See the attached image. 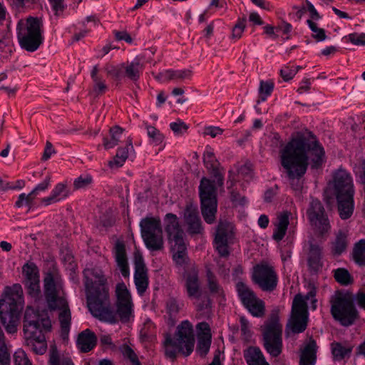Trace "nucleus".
<instances>
[{
    "label": "nucleus",
    "instance_id": "obj_1",
    "mask_svg": "<svg viewBox=\"0 0 365 365\" xmlns=\"http://www.w3.org/2000/svg\"><path fill=\"white\" fill-rule=\"evenodd\" d=\"M324 156V148L316 136L307 130L297 133L280 150L281 165L292 182L299 180L306 173L309 158L312 167L317 168L322 164ZM291 184L294 190L301 187L299 184L295 187Z\"/></svg>",
    "mask_w": 365,
    "mask_h": 365
},
{
    "label": "nucleus",
    "instance_id": "obj_2",
    "mask_svg": "<svg viewBox=\"0 0 365 365\" xmlns=\"http://www.w3.org/2000/svg\"><path fill=\"white\" fill-rule=\"evenodd\" d=\"M88 307L92 315L110 324L117 322L116 314L110 307L107 279L99 268L83 271Z\"/></svg>",
    "mask_w": 365,
    "mask_h": 365
},
{
    "label": "nucleus",
    "instance_id": "obj_3",
    "mask_svg": "<svg viewBox=\"0 0 365 365\" xmlns=\"http://www.w3.org/2000/svg\"><path fill=\"white\" fill-rule=\"evenodd\" d=\"M195 343L193 326L190 321L183 320L177 327L173 337L165 336L163 342L165 355L173 361L178 354L188 356L193 351Z\"/></svg>",
    "mask_w": 365,
    "mask_h": 365
},
{
    "label": "nucleus",
    "instance_id": "obj_4",
    "mask_svg": "<svg viewBox=\"0 0 365 365\" xmlns=\"http://www.w3.org/2000/svg\"><path fill=\"white\" fill-rule=\"evenodd\" d=\"M338 202L340 217L343 220L349 218L354 211V189L350 174L344 169H339L333 176L332 183Z\"/></svg>",
    "mask_w": 365,
    "mask_h": 365
},
{
    "label": "nucleus",
    "instance_id": "obj_5",
    "mask_svg": "<svg viewBox=\"0 0 365 365\" xmlns=\"http://www.w3.org/2000/svg\"><path fill=\"white\" fill-rule=\"evenodd\" d=\"M23 305V292L19 284H15L13 289L0 299V319L7 333L16 332Z\"/></svg>",
    "mask_w": 365,
    "mask_h": 365
},
{
    "label": "nucleus",
    "instance_id": "obj_6",
    "mask_svg": "<svg viewBox=\"0 0 365 365\" xmlns=\"http://www.w3.org/2000/svg\"><path fill=\"white\" fill-rule=\"evenodd\" d=\"M331 314L343 326H349L357 318V311L353 304L352 295L345 291H336L331 297Z\"/></svg>",
    "mask_w": 365,
    "mask_h": 365
},
{
    "label": "nucleus",
    "instance_id": "obj_7",
    "mask_svg": "<svg viewBox=\"0 0 365 365\" xmlns=\"http://www.w3.org/2000/svg\"><path fill=\"white\" fill-rule=\"evenodd\" d=\"M263 346L272 357H277L282 351V325L279 322L278 311L274 310L262 328Z\"/></svg>",
    "mask_w": 365,
    "mask_h": 365
},
{
    "label": "nucleus",
    "instance_id": "obj_8",
    "mask_svg": "<svg viewBox=\"0 0 365 365\" xmlns=\"http://www.w3.org/2000/svg\"><path fill=\"white\" fill-rule=\"evenodd\" d=\"M315 296V292L310 291L305 297L302 294H297L292 302V314L286 327V334H299L304 331L308 323V310L307 301L311 299L315 303L316 300L312 299Z\"/></svg>",
    "mask_w": 365,
    "mask_h": 365
},
{
    "label": "nucleus",
    "instance_id": "obj_9",
    "mask_svg": "<svg viewBox=\"0 0 365 365\" xmlns=\"http://www.w3.org/2000/svg\"><path fill=\"white\" fill-rule=\"evenodd\" d=\"M17 37L21 48L27 51H36L43 42L40 22L36 18L20 20L17 24Z\"/></svg>",
    "mask_w": 365,
    "mask_h": 365
},
{
    "label": "nucleus",
    "instance_id": "obj_10",
    "mask_svg": "<svg viewBox=\"0 0 365 365\" xmlns=\"http://www.w3.org/2000/svg\"><path fill=\"white\" fill-rule=\"evenodd\" d=\"M142 237L148 249L160 250L163 247L161 222L158 217L148 216L140 222Z\"/></svg>",
    "mask_w": 365,
    "mask_h": 365
},
{
    "label": "nucleus",
    "instance_id": "obj_11",
    "mask_svg": "<svg viewBox=\"0 0 365 365\" xmlns=\"http://www.w3.org/2000/svg\"><path fill=\"white\" fill-rule=\"evenodd\" d=\"M199 192L202 217L207 223L212 224L215 220L217 207L216 187L213 182L203 178L200 181Z\"/></svg>",
    "mask_w": 365,
    "mask_h": 365
},
{
    "label": "nucleus",
    "instance_id": "obj_12",
    "mask_svg": "<svg viewBox=\"0 0 365 365\" xmlns=\"http://www.w3.org/2000/svg\"><path fill=\"white\" fill-rule=\"evenodd\" d=\"M43 289L49 308H55L57 304L59 306L65 304L63 282L57 271L53 270L46 273L43 278Z\"/></svg>",
    "mask_w": 365,
    "mask_h": 365
},
{
    "label": "nucleus",
    "instance_id": "obj_13",
    "mask_svg": "<svg viewBox=\"0 0 365 365\" xmlns=\"http://www.w3.org/2000/svg\"><path fill=\"white\" fill-rule=\"evenodd\" d=\"M237 291L242 303L253 317H262L264 315V302L249 287L243 282H238Z\"/></svg>",
    "mask_w": 365,
    "mask_h": 365
},
{
    "label": "nucleus",
    "instance_id": "obj_14",
    "mask_svg": "<svg viewBox=\"0 0 365 365\" xmlns=\"http://www.w3.org/2000/svg\"><path fill=\"white\" fill-rule=\"evenodd\" d=\"M252 280L263 291L272 292L277 285L278 278L273 267L260 263L253 268Z\"/></svg>",
    "mask_w": 365,
    "mask_h": 365
},
{
    "label": "nucleus",
    "instance_id": "obj_15",
    "mask_svg": "<svg viewBox=\"0 0 365 365\" xmlns=\"http://www.w3.org/2000/svg\"><path fill=\"white\" fill-rule=\"evenodd\" d=\"M307 216L312 227L316 232L322 235L329 230V220L319 200H312L307 210Z\"/></svg>",
    "mask_w": 365,
    "mask_h": 365
},
{
    "label": "nucleus",
    "instance_id": "obj_16",
    "mask_svg": "<svg viewBox=\"0 0 365 365\" xmlns=\"http://www.w3.org/2000/svg\"><path fill=\"white\" fill-rule=\"evenodd\" d=\"M234 236V225L229 222H220L217 227L214 240L215 247L222 257L229 255L228 244Z\"/></svg>",
    "mask_w": 365,
    "mask_h": 365
},
{
    "label": "nucleus",
    "instance_id": "obj_17",
    "mask_svg": "<svg viewBox=\"0 0 365 365\" xmlns=\"http://www.w3.org/2000/svg\"><path fill=\"white\" fill-rule=\"evenodd\" d=\"M134 282L140 295H143L148 287L149 279L148 269L141 255H135V260Z\"/></svg>",
    "mask_w": 365,
    "mask_h": 365
},
{
    "label": "nucleus",
    "instance_id": "obj_18",
    "mask_svg": "<svg viewBox=\"0 0 365 365\" xmlns=\"http://www.w3.org/2000/svg\"><path fill=\"white\" fill-rule=\"evenodd\" d=\"M51 329V322L48 318L41 319V323L24 325V332L28 341H42L45 339L44 332Z\"/></svg>",
    "mask_w": 365,
    "mask_h": 365
},
{
    "label": "nucleus",
    "instance_id": "obj_19",
    "mask_svg": "<svg viewBox=\"0 0 365 365\" xmlns=\"http://www.w3.org/2000/svg\"><path fill=\"white\" fill-rule=\"evenodd\" d=\"M165 230L168 234L170 244L184 240V232L180 227L178 218L175 215L167 214L165 217Z\"/></svg>",
    "mask_w": 365,
    "mask_h": 365
},
{
    "label": "nucleus",
    "instance_id": "obj_20",
    "mask_svg": "<svg viewBox=\"0 0 365 365\" xmlns=\"http://www.w3.org/2000/svg\"><path fill=\"white\" fill-rule=\"evenodd\" d=\"M185 284L187 295L190 299L197 298L202 294L199 281L198 273L195 269H192L184 274Z\"/></svg>",
    "mask_w": 365,
    "mask_h": 365
},
{
    "label": "nucleus",
    "instance_id": "obj_21",
    "mask_svg": "<svg viewBox=\"0 0 365 365\" xmlns=\"http://www.w3.org/2000/svg\"><path fill=\"white\" fill-rule=\"evenodd\" d=\"M113 254L115 262L121 274L127 277L130 274L129 266L126 255L125 246L123 242L118 240L115 244Z\"/></svg>",
    "mask_w": 365,
    "mask_h": 365
},
{
    "label": "nucleus",
    "instance_id": "obj_22",
    "mask_svg": "<svg viewBox=\"0 0 365 365\" xmlns=\"http://www.w3.org/2000/svg\"><path fill=\"white\" fill-rule=\"evenodd\" d=\"M192 72L190 69L166 70L155 76L158 81L165 83L170 81H183L191 78Z\"/></svg>",
    "mask_w": 365,
    "mask_h": 365
},
{
    "label": "nucleus",
    "instance_id": "obj_23",
    "mask_svg": "<svg viewBox=\"0 0 365 365\" xmlns=\"http://www.w3.org/2000/svg\"><path fill=\"white\" fill-rule=\"evenodd\" d=\"M49 309L59 310L58 320L61 325V336L66 339L68 335L71 323V314L67 301L65 300V304L63 306L57 304L56 307Z\"/></svg>",
    "mask_w": 365,
    "mask_h": 365
},
{
    "label": "nucleus",
    "instance_id": "obj_24",
    "mask_svg": "<svg viewBox=\"0 0 365 365\" xmlns=\"http://www.w3.org/2000/svg\"><path fill=\"white\" fill-rule=\"evenodd\" d=\"M68 196V190L66 185L60 182L55 185L50 195L43 197L41 200V204L44 206H48L66 199Z\"/></svg>",
    "mask_w": 365,
    "mask_h": 365
},
{
    "label": "nucleus",
    "instance_id": "obj_25",
    "mask_svg": "<svg viewBox=\"0 0 365 365\" xmlns=\"http://www.w3.org/2000/svg\"><path fill=\"white\" fill-rule=\"evenodd\" d=\"M203 161L205 167L210 170L217 180L219 185L223 184V178L218 170L219 163L217 160L213 150L207 147L203 155Z\"/></svg>",
    "mask_w": 365,
    "mask_h": 365
},
{
    "label": "nucleus",
    "instance_id": "obj_26",
    "mask_svg": "<svg viewBox=\"0 0 365 365\" xmlns=\"http://www.w3.org/2000/svg\"><path fill=\"white\" fill-rule=\"evenodd\" d=\"M96 341L97 337L96 334L87 329L78 334L76 344L81 352L86 353L95 347Z\"/></svg>",
    "mask_w": 365,
    "mask_h": 365
},
{
    "label": "nucleus",
    "instance_id": "obj_27",
    "mask_svg": "<svg viewBox=\"0 0 365 365\" xmlns=\"http://www.w3.org/2000/svg\"><path fill=\"white\" fill-rule=\"evenodd\" d=\"M243 356L247 365H269L261 349L257 346H250L245 349Z\"/></svg>",
    "mask_w": 365,
    "mask_h": 365
},
{
    "label": "nucleus",
    "instance_id": "obj_28",
    "mask_svg": "<svg viewBox=\"0 0 365 365\" xmlns=\"http://www.w3.org/2000/svg\"><path fill=\"white\" fill-rule=\"evenodd\" d=\"M290 213L282 212L277 215L272 237L277 242L281 241L286 235L287 230L289 223Z\"/></svg>",
    "mask_w": 365,
    "mask_h": 365
},
{
    "label": "nucleus",
    "instance_id": "obj_29",
    "mask_svg": "<svg viewBox=\"0 0 365 365\" xmlns=\"http://www.w3.org/2000/svg\"><path fill=\"white\" fill-rule=\"evenodd\" d=\"M171 251L173 252V259L176 265L182 267L187 262V255L186 252V246L184 240L182 242H175L170 243Z\"/></svg>",
    "mask_w": 365,
    "mask_h": 365
},
{
    "label": "nucleus",
    "instance_id": "obj_30",
    "mask_svg": "<svg viewBox=\"0 0 365 365\" xmlns=\"http://www.w3.org/2000/svg\"><path fill=\"white\" fill-rule=\"evenodd\" d=\"M317 344L310 339L305 346L300 356V365H314L316 362Z\"/></svg>",
    "mask_w": 365,
    "mask_h": 365
},
{
    "label": "nucleus",
    "instance_id": "obj_31",
    "mask_svg": "<svg viewBox=\"0 0 365 365\" xmlns=\"http://www.w3.org/2000/svg\"><path fill=\"white\" fill-rule=\"evenodd\" d=\"M121 67L125 69V76L130 80L135 81L140 78L144 66L140 59L135 58L126 64L121 63Z\"/></svg>",
    "mask_w": 365,
    "mask_h": 365
},
{
    "label": "nucleus",
    "instance_id": "obj_32",
    "mask_svg": "<svg viewBox=\"0 0 365 365\" xmlns=\"http://www.w3.org/2000/svg\"><path fill=\"white\" fill-rule=\"evenodd\" d=\"M193 303L195 306L196 310L198 312L197 316V319L202 317H208L211 312V305L210 299L201 294L197 298H192Z\"/></svg>",
    "mask_w": 365,
    "mask_h": 365
},
{
    "label": "nucleus",
    "instance_id": "obj_33",
    "mask_svg": "<svg viewBox=\"0 0 365 365\" xmlns=\"http://www.w3.org/2000/svg\"><path fill=\"white\" fill-rule=\"evenodd\" d=\"M321 257V247L318 245L311 243L308 257V264L310 269L317 271L322 267Z\"/></svg>",
    "mask_w": 365,
    "mask_h": 365
},
{
    "label": "nucleus",
    "instance_id": "obj_34",
    "mask_svg": "<svg viewBox=\"0 0 365 365\" xmlns=\"http://www.w3.org/2000/svg\"><path fill=\"white\" fill-rule=\"evenodd\" d=\"M23 283L40 279L39 269L33 262H27L22 267Z\"/></svg>",
    "mask_w": 365,
    "mask_h": 365
},
{
    "label": "nucleus",
    "instance_id": "obj_35",
    "mask_svg": "<svg viewBox=\"0 0 365 365\" xmlns=\"http://www.w3.org/2000/svg\"><path fill=\"white\" fill-rule=\"evenodd\" d=\"M116 305H133L131 294L124 282L118 283L115 288Z\"/></svg>",
    "mask_w": 365,
    "mask_h": 365
},
{
    "label": "nucleus",
    "instance_id": "obj_36",
    "mask_svg": "<svg viewBox=\"0 0 365 365\" xmlns=\"http://www.w3.org/2000/svg\"><path fill=\"white\" fill-rule=\"evenodd\" d=\"M98 66L96 65L93 67L91 72V76L93 83V92L96 95H100L106 92L107 90V86L102 76L98 75Z\"/></svg>",
    "mask_w": 365,
    "mask_h": 365
},
{
    "label": "nucleus",
    "instance_id": "obj_37",
    "mask_svg": "<svg viewBox=\"0 0 365 365\" xmlns=\"http://www.w3.org/2000/svg\"><path fill=\"white\" fill-rule=\"evenodd\" d=\"M123 130L119 126H115L110 129V138H103V146L106 149L114 148L121 141Z\"/></svg>",
    "mask_w": 365,
    "mask_h": 365
},
{
    "label": "nucleus",
    "instance_id": "obj_38",
    "mask_svg": "<svg viewBox=\"0 0 365 365\" xmlns=\"http://www.w3.org/2000/svg\"><path fill=\"white\" fill-rule=\"evenodd\" d=\"M274 89V83L271 81H261L259 88V98L257 104L264 102L269 96Z\"/></svg>",
    "mask_w": 365,
    "mask_h": 365
},
{
    "label": "nucleus",
    "instance_id": "obj_39",
    "mask_svg": "<svg viewBox=\"0 0 365 365\" xmlns=\"http://www.w3.org/2000/svg\"><path fill=\"white\" fill-rule=\"evenodd\" d=\"M347 245L346 235L340 231L332 243V252L334 255H339L346 250Z\"/></svg>",
    "mask_w": 365,
    "mask_h": 365
},
{
    "label": "nucleus",
    "instance_id": "obj_40",
    "mask_svg": "<svg viewBox=\"0 0 365 365\" xmlns=\"http://www.w3.org/2000/svg\"><path fill=\"white\" fill-rule=\"evenodd\" d=\"M353 257L357 264L365 265V239L360 240L355 245L353 251Z\"/></svg>",
    "mask_w": 365,
    "mask_h": 365
},
{
    "label": "nucleus",
    "instance_id": "obj_41",
    "mask_svg": "<svg viewBox=\"0 0 365 365\" xmlns=\"http://www.w3.org/2000/svg\"><path fill=\"white\" fill-rule=\"evenodd\" d=\"M120 351L123 358L126 360H128L130 365H141L138 355L130 346L127 344H123L120 347Z\"/></svg>",
    "mask_w": 365,
    "mask_h": 365
},
{
    "label": "nucleus",
    "instance_id": "obj_42",
    "mask_svg": "<svg viewBox=\"0 0 365 365\" xmlns=\"http://www.w3.org/2000/svg\"><path fill=\"white\" fill-rule=\"evenodd\" d=\"M116 313L122 322H128L133 317V305H116Z\"/></svg>",
    "mask_w": 365,
    "mask_h": 365
},
{
    "label": "nucleus",
    "instance_id": "obj_43",
    "mask_svg": "<svg viewBox=\"0 0 365 365\" xmlns=\"http://www.w3.org/2000/svg\"><path fill=\"white\" fill-rule=\"evenodd\" d=\"M207 286L210 292L213 294L222 296L223 291L219 285L215 276L210 270L207 271Z\"/></svg>",
    "mask_w": 365,
    "mask_h": 365
},
{
    "label": "nucleus",
    "instance_id": "obj_44",
    "mask_svg": "<svg viewBox=\"0 0 365 365\" xmlns=\"http://www.w3.org/2000/svg\"><path fill=\"white\" fill-rule=\"evenodd\" d=\"M148 135L150 142L155 145H160L164 140V135L156 128L145 124Z\"/></svg>",
    "mask_w": 365,
    "mask_h": 365
},
{
    "label": "nucleus",
    "instance_id": "obj_45",
    "mask_svg": "<svg viewBox=\"0 0 365 365\" xmlns=\"http://www.w3.org/2000/svg\"><path fill=\"white\" fill-rule=\"evenodd\" d=\"M27 291L28 294L34 300H37L41 297L40 279L23 283Z\"/></svg>",
    "mask_w": 365,
    "mask_h": 365
},
{
    "label": "nucleus",
    "instance_id": "obj_46",
    "mask_svg": "<svg viewBox=\"0 0 365 365\" xmlns=\"http://www.w3.org/2000/svg\"><path fill=\"white\" fill-rule=\"evenodd\" d=\"M0 364L1 365L11 364L10 353L5 344L4 333L0 334Z\"/></svg>",
    "mask_w": 365,
    "mask_h": 365
},
{
    "label": "nucleus",
    "instance_id": "obj_47",
    "mask_svg": "<svg viewBox=\"0 0 365 365\" xmlns=\"http://www.w3.org/2000/svg\"><path fill=\"white\" fill-rule=\"evenodd\" d=\"M183 304L180 303L177 299L170 297L165 304L166 312L170 317H175L178 314Z\"/></svg>",
    "mask_w": 365,
    "mask_h": 365
},
{
    "label": "nucleus",
    "instance_id": "obj_48",
    "mask_svg": "<svg viewBox=\"0 0 365 365\" xmlns=\"http://www.w3.org/2000/svg\"><path fill=\"white\" fill-rule=\"evenodd\" d=\"M334 278L337 282L342 285H348L352 282V277L349 272L344 268L335 269Z\"/></svg>",
    "mask_w": 365,
    "mask_h": 365
},
{
    "label": "nucleus",
    "instance_id": "obj_49",
    "mask_svg": "<svg viewBox=\"0 0 365 365\" xmlns=\"http://www.w3.org/2000/svg\"><path fill=\"white\" fill-rule=\"evenodd\" d=\"M351 351V349L350 348L344 347L339 343L331 344V352L336 360L343 359L346 356L350 354Z\"/></svg>",
    "mask_w": 365,
    "mask_h": 365
},
{
    "label": "nucleus",
    "instance_id": "obj_50",
    "mask_svg": "<svg viewBox=\"0 0 365 365\" xmlns=\"http://www.w3.org/2000/svg\"><path fill=\"white\" fill-rule=\"evenodd\" d=\"M307 23L312 31V37L317 41H323L327 38V35L325 34V31L323 29L319 28L317 26V24L313 21L312 20L308 19Z\"/></svg>",
    "mask_w": 365,
    "mask_h": 365
},
{
    "label": "nucleus",
    "instance_id": "obj_51",
    "mask_svg": "<svg viewBox=\"0 0 365 365\" xmlns=\"http://www.w3.org/2000/svg\"><path fill=\"white\" fill-rule=\"evenodd\" d=\"M184 217L187 224L200 220L197 206L192 204L187 205L184 212Z\"/></svg>",
    "mask_w": 365,
    "mask_h": 365
},
{
    "label": "nucleus",
    "instance_id": "obj_52",
    "mask_svg": "<svg viewBox=\"0 0 365 365\" xmlns=\"http://www.w3.org/2000/svg\"><path fill=\"white\" fill-rule=\"evenodd\" d=\"M38 314L31 307H27L25 312L24 325L41 323Z\"/></svg>",
    "mask_w": 365,
    "mask_h": 365
},
{
    "label": "nucleus",
    "instance_id": "obj_53",
    "mask_svg": "<svg viewBox=\"0 0 365 365\" xmlns=\"http://www.w3.org/2000/svg\"><path fill=\"white\" fill-rule=\"evenodd\" d=\"M211 344V336H200L197 341V351L204 356L209 351Z\"/></svg>",
    "mask_w": 365,
    "mask_h": 365
},
{
    "label": "nucleus",
    "instance_id": "obj_54",
    "mask_svg": "<svg viewBox=\"0 0 365 365\" xmlns=\"http://www.w3.org/2000/svg\"><path fill=\"white\" fill-rule=\"evenodd\" d=\"M14 365H32L25 351L21 349L14 352Z\"/></svg>",
    "mask_w": 365,
    "mask_h": 365
},
{
    "label": "nucleus",
    "instance_id": "obj_55",
    "mask_svg": "<svg viewBox=\"0 0 365 365\" xmlns=\"http://www.w3.org/2000/svg\"><path fill=\"white\" fill-rule=\"evenodd\" d=\"M51 176L47 175L45 179L38 184L31 191V196L33 195L36 198L41 192H45L48 190L51 183Z\"/></svg>",
    "mask_w": 365,
    "mask_h": 365
},
{
    "label": "nucleus",
    "instance_id": "obj_56",
    "mask_svg": "<svg viewBox=\"0 0 365 365\" xmlns=\"http://www.w3.org/2000/svg\"><path fill=\"white\" fill-rule=\"evenodd\" d=\"M344 38L351 42L354 45L364 46L365 45V34L364 33H352L344 36Z\"/></svg>",
    "mask_w": 365,
    "mask_h": 365
},
{
    "label": "nucleus",
    "instance_id": "obj_57",
    "mask_svg": "<svg viewBox=\"0 0 365 365\" xmlns=\"http://www.w3.org/2000/svg\"><path fill=\"white\" fill-rule=\"evenodd\" d=\"M170 128L176 135H183L188 129L187 125L180 120L171 123Z\"/></svg>",
    "mask_w": 365,
    "mask_h": 365
},
{
    "label": "nucleus",
    "instance_id": "obj_58",
    "mask_svg": "<svg viewBox=\"0 0 365 365\" xmlns=\"http://www.w3.org/2000/svg\"><path fill=\"white\" fill-rule=\"evenodd\" d=\"M132 153H134L132 140L129 137H128L125 147L119 148L116 153L120 155V156H121L126 160L129 155H132Z\"/></svg>",
    "mask_w": 365,
    "mask_h": 365
},
{
    "label": "nucleus",
    "instance_id": "obj_59",
    "mask_svg": "<svg viewBox=\"0 0 365 365\" xmlns=\"http://www.w3.org/2000/svg\"><path fill=\"white\" fill-rule=\"evenodd\" d=\"M92 182V177L88 175H81L73 182L76 189H82L88 187Z\"/></svg>",
    "mask_w": 365,
    "mask_h": 365
},
{
    "label": "nucleus",
    "instance_id": "obj_60",
    "mask_svg": "<svg viewBox=\"0 0 365 365\" xmlns=\"http://www.w3.org/2000/svg\"><path fill=\"white\" fill-rule=\"evenodd\" d=\"M34 197L33 195L31 196V192L26 195L25 193H21L19 195L17 201L15 202V205L17 207H21L24 205H31L34 200Z\"/></svg>",
    "mask_w": 365,
    "mask_h": 365
},
{
    "label": "nucleus",
    "instance_id": "obj_61",
    "mask_svg": "<svg viewBox=\"0 0 365 365\" xmlns=\"http://www.w3.org/2000/svg\"><path fill=\"white\" fill-rule=\"evenodd\" d=\"M246 26V19H239L232 29V37L240 38Z\"/></svg>",
    "mask_w": 365,
    "mask_h": 365
},
{
    "label": "nucleus",
    "instance_id": "obj_62",
    "mask_svg": "<svg viewBox=\"0 0 365 365\" xmlns=\"http://www.w3.org/2000/svg\"><path fill=\"white\" fill-rule=\"evenodd\" d=\"M121 64L119 66H114L112 64H106L104 67L105 71L108 76H110L115 78H119L121 75Z\"/></svg>",
    "mask_w": 365,
    "mask_h": 365
},
{
    "label": "nucleus",
    "instance_id": "obj_63",
    "mask_svg": "<svg viewBox=\"0 0 365 365\" xmlns=\"http://www.w3.org/2000/svg\"><path fill=\"white\" fill-rule=\"evenodd\" d=\"M197 336H211L210 328L207 322H200L197 324Z\"/></svg>",
    "mask_w": 365,
    "mask_h": 365
},
{
    "label": "nucleus",
    "instance_id": "obj_64",
    "mask_svg": "<svg viewBox=\"0 0 365 365\" xmlns=\"http://www.w3.org/2000/svg\"><path fill=\"white\" fill-rule=\"evenodd\" d=\"M280 73L284 81H289L296 75L297 71L294 66H292L291 68L287 66L282 68Z\"/></svg>",
    "mask_w": 365,
    "mask_h": 365
}]
</instances>
